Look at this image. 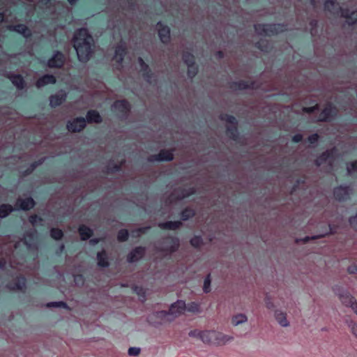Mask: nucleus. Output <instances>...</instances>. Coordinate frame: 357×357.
Returning a JSON list of instances; mask_svg holds the SVG:
<instances>
[{
  "label": "nucleus",
  "mask_w": 357,
  "mask_h": 357,
  "mask_svg": "<svg viewBox=\"0 0 357 357\" xmlns=\"http://www.w3.org/2000/svg\"><path fill=\"white\" fill-rule=\"evenodd\" d=\"M112 168H113V170L115 169H118V167L116 165H113L112 166Z\"/></svg>",
  "instance_id": "obj_61"
},
{
  "label": "nucleus",
  "mask_w": 357,
  "mask_h": 357,
  "mask_svg": "<svg viewBox=\"0 0 357 357\" xmlns=\"http://www.w3.org/2000/svg\"><path fill=\"white\" fill-rule=\"evenodd\" d=\"M210 285H211V275L208 274L206 278L204 280V287H203L204 292L208 293L210 291Z\"/></svg>",
  "instance_id": "obj_39"
},
{
  "label": "nucleus",
  "mask_w": 357,
  "mask_h": 357,
  "mask_svg": "<svg viewBox=\"0 0 357 357\" xmlns=\"http://www.w3.org/2000/svg\"><path fill=\"white\" fill-rule=\"evenodd\" d=\"M190 243L195 248H200L203 242L200 236H194L191 238Z\"/></svg>",
  "instance_id": "obj_37"
},
{
  "label": "nucleus",
  "mask_w": 357,
  "mask_h": 357,
  "mask_svg": "<svg viewBox=\"0 0 357 357\" xmlns=\"http://www.w3.org/2000/svg\"><path fill=\"white\" fill-rule=\"evenodd\" d=\"M311 3H312V4L313 6H314V0H311Z\"/></svg>",
  "instance_id": "obj_62"
},
{
  "label": "nucleus",
  "mask_w": 357,
  "mask_h": 357,
  "mask_svg": "<svg viewBox=\"0 0 357 357\" xmlns=\"http://www.w3.org/2000/svg\"><path fill=\"white\" fill-rule=\"evenodd\" d=\"M93 38L86 29H80L73 38V46L76 50L78 59L86 62L90 58L92 52Z\"/></svg>",
  "instance_id": "obj_2"
},
{
  "label": "nucleus",
  "mask_w": 357,
  "mask_h": 357,
  "mask_svg": "<svg viewBox=\"0 0 357 357\" xmlns=\"http://www.w3.org/2000/svg\"><path fill=\"white\" fill-rule=\"evenodd\" d=\"M195 192V190H190V191L188 192L186 190H183L182 191V193L181 195H178L177 197V199H183L186 197H188L189 195L193 194Z\"/></svg>",
  "instance_id": "obj_43"
},
{
  "label": "nucleus",
  "mask_w": 357,
  "mask_h": 357,
  "mask_svg": "<svg viewBox=\"0 0 357 357\" xmlns=\"http://www.w3.org/2000/svg\"><path fill=\"white\" fill-rule=\"evenodd\" d=\"M16 208L23 210H28L34 206V201L32 198L18 199L16 203Z\"/></svg>",
  "instance_id": "obj_20"
},
{
  "label": "nucleus",
  "mask_w": 357,
  "mask_h": 357,
  "mask_svg": "<svg viewBox=\"0 0 357 357\" xmlns=\"http://www.w3.org/2000/svg\"><path fill=\"white\" fill-rule=\"evenodd\" d=\"M337 109L333 107L331 103L326 105L324 109L319 114L317 121H328L333 116L336 115Z\"/></svg>",
  "instance_id": "obj_9"
},
{
  "label": "nucleus",
  "mask_w": 357,
  "mask_h": 357,
  "mask_svg": "<svg viewBox=\"0 0 357 357\" xmlns=\"http://www.w3.org/2000/svg\"><path fill=\"white\" fill-rule=\"evenodd\" d=\"M86 117H87L88 121L90 123H92V122L98 123L101 121L100 116L99 115V114L97 112H96L94 110L89 111L87 114Z\"/></svg>",
  "instance_id": "obj_31"
},
{
  "label": "nucleus",
  "mask_w": 357,
  "mask_h": 357,
  "mask_svg": "<svg viewBox=\"0 0 357 357\" xmlns=\"http://www.w3.org/2000/svg\"><path fill=\"white\" fill-rule=\"evenodd\" d=\"M8 21V17L6 16V14H0V22H7Z\"/></svg>",
  "instance_id": "obj_52"
},
{
  "label": "nucleus",
  "mask_w": 357,
  "mask_h": 357,
  "mask_svg": "<svg viewBox=\"0 0 357 357\" xmlns=\"http://www.w3.org/2000/svg\"><path fill=\"white\" fill-rule=\"evenodd\" d=\"M336 148L333 147L324 152L315 160L316 165L319 167L323 164H327L330 167H331L334 162V157L336 153Z\"/></svg>",
  "instance_id": "obj_6"
},
{
  "label": "nucleus",
  "mask_w": 357,
  "mask_h": 357,
  "mask_svg": "<svg viewBox=\"0 0 357 357\" xmlns=\"http://www.w3.org/2000/svg\"><path fill=\"white\" fill-rule=\"evenodd\" d=\"M247 321V317L243 314H238L232 317L231 321L234 325H238L239 324L245 322Z\"/></svg>",
  "instance_id": "obj_34"
},
{
  "label": "nucleus",
  "mask_w": 357,
  "mask_h": 357,
  "mask_svg": "<svg viewBox=\"0 0 357 357\" xmlns=\"http://www.w3.org/2000/svg\"><path fill=\"white\" fill-rule=\"evenodd\" d=\"M138 61L141 65L142 69L144 71V77H146L147 79L148 82H150L149 78H151V75H149L150 70L149 68V66L145 63V62L141 57H139Z\"/></svg>",
  "instance_id": "obj_32"
},
{
  "label": "nucleus",
  "mask_w": 357,
  "mask_h": 357,
  "mask_svg": "<svg viewBox=\"0 0 357 357\" xmlns=\"http://www.w3.org/2000/svg\"><path fill=\"white\" fill-rule=\"evenodd\" d=\"M255 29L257 33L261 36H270L278 31L275 24H257L255 25Z\"/></svg>",
  "instance_id": "obj_10"
},
{
  "label": "nucleus",
  "mask_w": 357,
  "mask_h": 357,
  "mask_svg": "<svg viewBox=\"0 0 357 357\" xmlns=\"http://www.w3.org/2000/svg\"><path fill=\"white\" fill-rule=\"evenodd\" d=\"M319 137L317 134H313L308 137V141L310 144H314L317 142Z\"/></svg>",
  "instance_id": "obj_44"
},
{
  "label": "nucleus",
  "mask_w": 357,
  "mask_h": 357,
  "mask_svg": "<svg viewBox=\"0 0 357 357\" xmlns=\"http://www.w3.org/2000/svg\"><path fill=\"white\" fill-rule=\"evenodd\" d=\"M113 109L118 112V116L126 118L130 112V105L126 100H115L113 102Z\"/></svg>",
  "instance_id": "obj_8"
},
{
  "label": "nucleus",
  "mask_w": 357,
  "mask_h": 357,
  "mask_svg": "<svg viewBox=\"0 0 357 357\" xmlns=\"http://www.w3.org/2000/svg\"><path fill=\"white\" fill-rule=\"evenodd\" d=\"M348 272L351 274L357 273V266L352 265L348 267Z\"/></svg>",
  "instance_id": "obj_49"
},
{
  "label": "nucleus",
  "mask_w": 357,
  "mask_h": 357,
  "mask_svg": "<svg viewBox=\"0 0 357 357\" xmlns=\"http://www.w3.org/2000/svg\"><path fill=\"white\" fill-rule=\"evenodd\" d=\"M55 82L56 79L53 75H46L37 81L36 86L38 88H40L47 84H53Z\"/></svg>",
  "instance_id": "obj_24"
},
{
  "label": "nucleus",
  "mask_w": 357,
  "mask_h": 357,
  "mask_svg": "<svg viewBox=\"0 0 357 357\" xmlns=\"http://www.w3.org/2000/svg\"><path fill=\"white\" fill-rule=\"evenodd\" d=\"M220 118L222 121H225L226 122L227 135L234 140H236L238 137V123L235 117L228 114H221Z\"/></svg>",
  "instance_id": "obj_5"
},
{
  "label": "nucleus",
  "mask_w": 357,
  "mask_h": 357,
  "mask_svg": "<svg viewBox=\"0 0 357 357\" xmlns=\"http://www.w3.org/2000/svg\"><path fill=\"white\" fill-rule=\"evenodd\" d=\"M63 236V232L61 229H52L51 230V236L56 239H60Z\"/></svg>",
  "instance_id": "obj_38"
},
{
  "label": "nucleus",
  "mask_w": 357,
  "mask_h": 357,
  "mask_svg": "<svg viewBox=\"0 0 357 357\" xmlns=\"http://www.w3.org/2000/svg\"><path fill=\"white\" fill-rule=\"evenodd\" d=\"M303 135L301 134H296L293 137V141L295 142H299L302 141Z\"/></svg>",
  "instance_id": "obj_50"
},
{
  "label": "nucleus",
  "mask_w": 357,
  "mask_h": 357,
  "mask_svg": "<svg viewBox=\"0 0 357 357\" xmlns=\"http://www.w3.org/2000/svg\"><path fill=\"white\" fill-rule=\"evenodd\" d=\"M323 236H324V235H319V236H313L311 238L312 239H316V238H321V237H323Z\"/></svg>",
  "instance_id": "obj_58"
},
{
  "label": "nucleus",
  "mask_w": 357,
  "mask_h": 357,
  "mask_svg": "<svg viewBox=\"0 0 357 357\" xmlns=\"http://www.w3.org/2000/svg\"><path fill=\"white\" fill-rule=\"evenodd\" d=\"M186 309L185 303L183 301H178L172 304L169 308V312L172 314L178 316L185 312Z\"/></svg>",
  "instance_id": "obj_16"
},
{
  "label": "nucleus",
  "mask_w": 357,
  "mask_h": 357,
  "mask_svg": "<svg viewBox=\"0 0 357 357\" xmlns=\"http://www.w3.org/2000/svg\"><path fill=\"white\" fill-rule=\"evenodd\" d=\"M65 98L66 93L63 91H61L56 95L52 96L50 97V105L52 107L58 106L62 103Z\"/></svg>",
  "instance_id": "obj_22"
},
{
  "label": "nucleus",
  "mask_w": 357,
  "mask_h": 357,
  "mask_svg": "<svg viewBox=\"0 0 357 357\" xmlns=\"http://www.w3.org/2000/svg\"><path fill=\"white\" fill-rule=\"evenodd\" d=\"M257 44L259 45V43H258ZM258 48L261 49L260 45H258Z\"/></svg>",
  "instance_id": "obj_63"
},
{
  "label": "nucleus",
  "mask_w": 357,
  "mask_h": 357,
  "mask_svg": "<svg viewBox=\"0 0 357 357\" xmlns=\"http://www.w3.org/2000/svg\"><path fill=\"white\" fill-rule=\"evenodd\" d=\"M8 29L14 31L17 33L22 34L25 38H27L31 35V31L24 24H9L6 25Z\"/></svg>",
  "instance_id": "obj_19"
},
{
  "label": "nucleus",
  "mask_w": 357,
  "mask_h": 357,
  "mask_svg": "<svg viewBox=\"0 0 357 357\" xmlns=\"http://www.w3.org/2000/svg\"><path fill=\"white\" fill-rule=\"evenodd\" d=\"M86 126V121L84 118H77L70 122L67 126L68 130L72 132H79Z\"/></svg>",
  "instance_id": "obj_14"
},
{
  "label": "nucleus",
  "mask_w": 357,
  "mask_h": 357,
  "mask_svg": "<svg viewBox=\"0 0 357 357\" xmlns=\"http://www.w3.org/2000/svg\"><path fill=\"white\" fill-rule=\"evenodd\" d=\"M195 215V211L192 208H185L182 211L181 213V217L183 220H186L188 218Z\"/></svg>",
  "instance_id": "obj_35"
},
{
  "label": "nucleus",
  "mask_w": 357,
  "mask_h": 357,
  "mask_svg": "<svg viewBox=\"0 0 357 357\" xmlns=\"http://www.w3.org/2000/svg\"><path fill=\"white\" fill-rule=\"evenodd\" d=\"M324 8L334 15L340 14L342 17L346 19V22L349 24H354L357 22V10L350 13L348 9L341 8L335 0L326 1Z\"/></svg>",
  "instance_id": "obj_3"
},
{
  "label": "nucleus",
  "mask_w": 357,
  "mask_h": 357,
  "mask_svg": "<svg viewBox=\"0 0 357 357\" xmlns=\"http://www.w3.org/2000/svg\"><path fill=\"white\" fill-rule=\"evenodd\" d=\"M11 205L3 204L0 206V218H5L13 211Z\"/></svg>",
  "instance_id": "obj_33"
},
{
  "label": "nucleus",
  "mask_w": 357,
  "mask_h": 357,
  "mask_svg": "<svg viewBox=\"0 0 357 357\" xmlns=\"http://www.w3.org/2000/svg\"><path fill=\"white\" fill-rule=\"evenodd\" d=\"M147 228H139L136 232L137 236H140L141 234H144Z\"/></svg>",
  "instance_id": "obj_54"
},
{
  "label": "nucleus",
  "mask_w": 357,
  "mask_h": 357,
  "mask_svg": "<svg viewBox=\"0 0 357 357\" xmlns=\"http://www.w3.org/2000/svg\"><path fill=\"white\" fill-rule=\"evenodd\" d=\"M126 54V48L121 46H117L114 50V54L113 55V60H116L117 62L121 63L124 56Z\"/></svg>",
  "instance_id": "obj_25"
},
{
  "label": "nucleus",
  "mask_w": 357,
  "mask_h": 357,
  "mask_svg": "<svg viewBox=\"0 0 357 357\" xmlns=\"http://www.w3.org/2000/svg\"><path fill=\"white\" fill-rule=\"evenodd\" d=\"M208 334H209V332H208V331H201V332L199 333V335H200L201 338L202 339V340H203L204 342H205V340H204V337H205V336H208Z\"/></svg>",
  "instance_id": "obj_53"
},
{
  "label": "nucleus",
  "mask_w": 357,
  "mask_h": 357,
  "mask_svg": "<svg viewBox=\"0 0 357 357\" xmlns=\"http://www.w3.org/2000/svg\"><path fill=\"white\" fill-rule=\"evenodd\" d=\"M319 108V105L318 104H316L315 106L314 107H303V112H306V113H311L312 112L314 109H317Z\"/></svg>",
  "instance_id": "obj_47"
},
{
  "label": "nucleus",
  "mask_w": 357,
  "mask_h": 357,
  "mask_svg": "<svg viewBox=\"0 0 357 357\" xmlns=\"http://www.w3.org/2000/svg\"><path fill=\"white\" fill-rule=\"evenodd\" d=\"M29 222L33 225H37L38 223L42 222V219L38 218L37 215H31L29 218Z\"/></svg>",
  "instance_id": "obj_42"
},
{
  "label": "nucleus",
  "mask_w": 357,
  "mask_h": 357,
  "mask_svg": "<svg viewBox=\"0 0 357 357\" xmlns=\"http://www.w3.org/2000/svg\"><path fill=\"white\" fill-rule=\"evenodd\" d=\"M140 349L137 347H130L128 349V354L130 356H137L140 354Z\"/></svg>",
  "instance_id": "obj_41"
},
{
  "label": "nucleus",
  "mask_w": 357,
  "mask_h": 357,
  "mask_svg": "<svg viewBox=\"0 0 357 357\" xmlns=\"http://www.w3.org/2000/svg\"><path fill=\"white\" fill-rule=\"evenodd\" d=\"M349 222L351 227L357 231V215L349 218Z\"/></svg>",
  "instance_id": "obj_45"
},
{
  "label": "nucleus",
  "mask_w": 357,
  "mask_h": 357,
  "mask_svg": "<svg viewBox=\"0 0 357 357\" xmlns=\"http://www.w3.org/2000/svg\"><path fill=\"white\" fill-rule=\"evenodd\" d=\"M48 307H66V304L63 302H54L47 304Z\"/></svg>",
  "instance_id": "obj_48"
},
{
  "label": "nucleus",
  "mask_w": 357,
  "mask_h": 357,
  "mask_svg": "<svg viewBox=\"0 0 357 357\" xmlns=\"http://www.w3.org/2000/svg\"><path fill=\"white\" fill-rule=\"evenodd\" d=\"M216 55L219 59H222L224 56V53L222 51H218L217 52Z\"/></svg>",
  "instance_id": "obj_56"
},
{
  "label": "nucleus",
  "mask_w": 357,
  "mask_h": 357,
  "mask_svg": "<svg viewBox=\"0 0 357 357\" xmlns=\"http://www.w3.org/2000/svg\"><path fill=\"white\" fill-rule=\"evenodd\" d=\"M65 57L63 54L56 52L53 57L49 60L48 66L50 68H60L63 66Z\"/></svg>",
  "instance_id": "obj_18"
},
{
  "label": "nucleus",
  "mask_w": 357,
  "mask_h": 357,
  "mask_svg": "<svg viewBox=\"0 0 357 357\" xmlns=\"http://www.w3.org/2000/svg\"><path fill=\"white\" fill-rule=\"evenodd\" d=\"M351 332L357 337V324L356 323L351 326Z\"/></svg>",
  "instance_id": "obj_51"
},
{
  "label": "nucleus",
  "mask_w": 357,
  "mask_h": 357,
  "mask_svg": "<svg viewBox=\"0 0 357 357\" xmlns=\"http://www.w3.org/2000/svg\"><path fill=\"white\" fill-rule=\"evenodd\" d=\"M182 225L181 221H167L165 222L160 223L159 227L164 229L174 230L179 228Z\"/></svg>",
  "instance_id": "obj_23"
},
{
  "label": "nucleus",
  "mask_w": 357,
  "mask_h": 357,
  "mask_svg": "<svg viewBox=\"0 0 357 357\" xmlns=\"http://www.w3.org/2000/svg\"><path fill=\"white\" fill-rule=\"evenodd\" d=\"M347 172L349 174L357 172V160L347 165Z\"/></svg>",
  "instance_id": "obj_40"
},
{
  "label": "nucleus",
  "mask_w": 357,
  "mask_h": 357,
  "mask_svg": "<svg viewBox=\"0 0 357 357\" xmlns=\"http://www.w3.org/2000/svg\"><path fill=\"white\" fill-rule=\"evenodd\" d=\"M128 231L127 229H121L117 234V239L120 242H123L128 238Z\"/></svg>",
  "instance_id": "obj_36"
},
{
  "label": "nucleus",
  "mask_w": 357,
  "mask_h": 357,
  "mask_svg": "<svg viewBox=\"0 0 357 357\" xmlns=\"http://www.w3.org/2000/svg\"><path fill=\"white\" fill-rule=\"evenodd\" d=\"M275 319L282 326H287L289 322L287 319V314L282 312H275Z\"/></svg>",
  "instance_id": "obj_29"
},
{
  "label": "nucleus",
  "mask_w": 357,
  "mask_h": 357,
  "mask_svg": "<svg viewBox=\"0 0 357 357\" xmlns=\"http://www.w3.org/2000/svg\"><path fill=\"white\" fill-rule=\"evenodd\" d=\"M52 0H38V3H43V4L47 6L48 3H51Z\"/></svg>",
  "instance_id": "obj_55"
},
{
  "label": "nucleus",
  "mask_w": 357,
  "mask_h": 357,
  "mask_svg": "<svg viewBox=\"0 0 357 357\" xmlns=\"http://www.w3.org/2000/svg\"><path fill=\"white\" fill-rule=\"evenodd\" d=\"M25 287V279L24 277H20L11 282L9 284V288L13 290L22 291Z\"/></svg>",
  "instance_id": "obj_21"
},
{
  "label": "nucleus",
  "mask_w": 357,
  "mask_h": 357,
  "mask_svg": "<svg viewBox=\"0 0 357 357\" xmlns=\"http://www.w3.org/2000/svg\"><path fill=\"white\" fill-rule=\"evenodd\" d=\"M308 240H309V238L307 237V238H306L305 239H304V240H301V241H303V242H306V241H307ZM301 241V240H296V243H298V241Z\"/></svg>",
  "instance_id": "obj_59"
},
{
  "label": "nucleus",
  "mask_w": 357,
  "mask_h": 357,
  "mask_svg": "<svg viewBox=\"0 0 357 357\" xmlns=\"http://www.w3.org/2000/svg\"><path fill=\"white\" fill-rule=\"evenodd\" d=\"M188 310L192 312H198L199 310V305L195 303H192L188 307Z\"/></svg>",
  "instance_id": "obj_46"
},
{
  "label": "nucleus",
  "mask_w": 357,
  "mask_h": 357,
  "mask_svg": "<svg viewBox=\"0 0 357 357\" xmlns=\"http://www.w3.org/2000/svg\"><path fill=\"white\" fill-rule=\"evenodd\" d=\"M184 63L188 66V75L192 78L197 73L198 68L195 63V56L189 52H183L182 56Z\"/></svg>",
  "instance_id": "obj_7"
},
{
  "label": "nucleus",
  "mask_w": 357,
  "mask_h": 357,
  "mask_svg": "<svg viewBox=\"0 0 357 357\" xmlns=\"http://www.w3.org/2000/svg\"><path fill=\"white\" fill-rule=\"evenodd\" d=\"M160 244L162 246L158 248V252H160L164 256H166L178 250L179 247V241L176 238L167 236L162 238Z\"/></svg>",
  "instance_id": "obj_4"
},
{
  "label": "nucleus",
  "mask_w": 357,
  "mask_h": 357,
  "mask_svg": "<svg viewBox=\"0 0 357 357\" xmlns=\"http://www.w3.org/2000/svg\"><path fill=\"white\" fill-rule=\"evenodd\" d=\"M35 241V231H31L24 237V240L16 241L15 238L7 237L2 240L0 243V268H7V264L13 268L16 269L17 271L24 272L23 268L24 265L17 263L15 260L13 259L10 254L13 252L14 249L16 250L22 243L28 248H31L34 245Z\"/></svg>",
  "instance_id": "obj_1"
},
{
  "label": "nucleus",
  "mask_w": 357,
  "mask_h": 357,
  "mask_svg": "<svg viewBox=\"0 0 357 357\" xmlns=\"http://www.w3.org/2000/svg\"><path fill=\"white\" fill-rule=\"evenodd\" d=\"M90 243H92V244H96L98 243V240L97 239H91L90 241Z\"/></svg>",
  "instance_id": "obj_57"
},
{
  "label": "nucleus",
  "mask_w": 357,
  "mask_h": 357,
  "mask_svg": "<svg viewBox=\"0 0 357 357\" xmlns=\"http://www.w3.org/2000/svg\"><path fill=\"white\" fill-rule=\"evenodd\" d=\"M145 255V248L143 247H137L132 250L128 255L129 262H135L142 259Z\"/></svg>",
  "instance_id": "obj_15"
},
{
  "label": "nucleus",
  "mask_w": 357,
  "mask_h": 357,
  "mask_svg": "<svg viewBox=\"0 0 357 357\" xmlns=\"http://www.w3.org/2000/svg\"><path fill=\"white\" fill-rule=\"evenodd\" d=\"M342 303L347 306L350 307L354 312L357 314V302L355 300L354 297L349 295V294H345V295H340V296Z\"/></svg>",
  "instance_id": "obj_17"
},
{
  "label": "nucleus",
  "mask_w": 357,
  "mask_h": 357,
  "mask_svg": "<svg viewBox=\"0 0 357 357\" xmlns=\"http://www.w3.org/2000/svg\"><path fill=\"white\" fill-rule=\"evenodd\" d=\"M79 233L82 240L88 239L92 234V231L87 227L82 225L79 228Z\"/></svg>",
  "instance_id": "obj_30"
},
{
  "label": "nucleus",
  "mask_w": 357,
  "mask_h": 357,
  "mask_svg": "<svg viewBox=\"0 0 357 357\" xmlns=\"http://www.w3.org/2000/svg\"><path fill=\"white\" fill-rule=\"evenodd\" d=\"M234 86H231V87H238L239 89H255L257 87L255 82H250L248 83L244 81H241L238 83H234Z\"/></svg>",
  "instance_id": "obj_26"
},
{
  "label": "nucleus",
  "mask_w": 357,
  "mask_h": 357,
  "mask_svg": "<svg viewBox=\"0 0 357 357\" xmlns=\"http://www.w3.org/2000/svg\"><path fill=\"white\" fill-rule=\"evenodd\" d=\"M158 36L162 43H167L170 40V29L168 26L163 25L161 22L157 24Z\"/></svg>",
  "instance_id": "obj_13"
},
{
  "label": "nucleus",
  "mask_w": 357,
  "mask_h": 357,
  "mask_svg": "<svg viewBox=\"0 0 357 357\" xmlns=\"http://www.w3.org/2000/svg\"><path fill=\"white\" fill-rule=\"evenodd\" d=\"M98 264L100 266L105 267L109 265L108 259L107 257L106 253L105 251H102L98 253Z\"/></svg>",
  "instance_id": "obj_28"
},
{
  "label": "nucleus",
  "mask_w": 357,
  "mask_h": 357,
  "mask_svg": "<svg viewBox=\"0 0 357 357\" xmlns=\"http://www.w3.org/2000/svg\"><path fill=\"white\" fill-rule=\"evenodd\" d=\"M68 1L70 3L73 4L76 1V0H68Z\"/></svg>",
  "instance_id": "obj_60"
},
{
  "label": "nucleus",
  "mask_w": 357,
  "mask_h": 357,
  "mask_svg": "<svg viewBox=\"0 0 357 357\" xmlns=\"http://www.w3.org/2000/svg\"><path fill=\"white\" fill-rule=\"evenodd\" d=\"M174 155L172 151L162 149L160 151V153L157 155H152L149 156V161H162V160H167L170 161L173 160Z\"/></svg>",
  "instance_id": "obj_11"
},
{
  "label": "nucleus",
  "mask_w": 357,
  "mask_h": 357,
  "mask_svg": "<svg viewBox=\"0 0 357 357\" xmlns=\"http://www.w3.org/2000/svg\"><path fill=\"white\" fill-rule=\"evenodd\" d=\"M10 79L13 82V84L17 86L18 89H23L24 81L23 78L20 75H11L9 77Z\"/></svg>",
  "instance_id": "obj_27"
},
{
  "label": "nucleus",
  "mask_w": 357,
  "mask_h": 357,
  "mask_svg": "<svg viewBox=\"0 0 357 357\" xmlns=\"http://www.w3.org/2000/svg\"><path fill=\"white\" fill-rule=\"evenodd\" d=\"M351 189L349 187H337L334 189V197L337 200L342 201L349 197Z\"/></svg>",
  "instance_id": "obj_12"
}]
</instances>
